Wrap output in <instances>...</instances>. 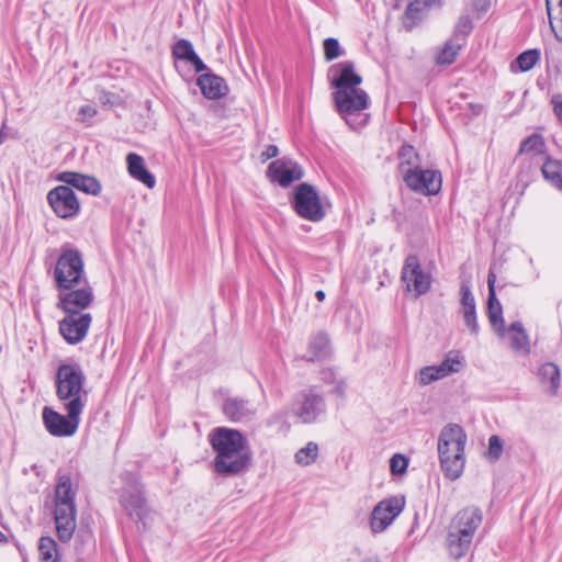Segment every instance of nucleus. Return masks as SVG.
<instances>
[{"instance_id": "1", "label": "nucleus", "mask_w": 562, "mask_h": 562, "mask_svg": "<svg viewBox=\"0 0 562 562\" xmlns=\"http://www.w3.org/2000/svg\"><path fill=\"white\" fill-rule=\"evenodd\" d=\"M210 443L216 456L214 471L223 476H237L251 465V452L245 436L237 429L218 427L210 436Z\"/></svg>"}, {"instance_id": "2", "label": "nucleus", "mask_w": 562, "mask_h": 562, "mask_svg": "<svg viewBox=\"0 0 562 562\" xmlns=\"http://www.w3.org/2000/svg\"><path fill=\"white\" fill-rule=\"evenodd\" d=\"M53 279L58 292V301L79 292L90 293V296H94L85 272L82 255L69 244L64 245L60 249V256L53 271Z\"/></svg>"}, {"instance_id": "3", "label": "nucleus", "mask_w": 562, "mask_h": 562, "mask_svg": "<svg viewBox=\"0 0 562 562\" xmlns=\"http://www.w3.org/2000/svg\"><path fill=\"white\" fill-rule=\"evenodd\" d=\"M94 300L90 293H74L58 301L57 307L66 313L59 322V333L70 345L81 342L91 326L92 316L90 313H82Z\"/></svg>"}, {"instance_id": "4", "label": "nucleus", "mask_w": 562, "mask_h": 562, "mask_svg": "<svg viewBox=\"0 0 562 562\" xmlns=\"http://www.w3.org/2000/svg\"><path fill=\"white\" fill-rule=\"evenodd\" d=\"M467 434L458 424L446 425L438 438V454L441 470L449 480H457L464 469Z\"/></svg>"}, {"instance_id": "5", "label": "nucleus", "mask_w": 562, "mask_h": 562, "mask_svg": "<svg viewBox=\"0 0 562 562\" xmlns=\"http://www.w3.org/2000/svg\"><path fill=\"white\" fill-rule=\"evenodd\" d=\"M76 495L77 491L72 486L70 475L58 473L54 498V519L58 539L63 542L69 541L76 530Z\"/></svg>"}, {"instance_id": "6", "label": "nucleus", "mask_w": 562, "mask_h": 562, "mask_svg": "<svg viewBox=\"0 0 562 562\" xmlns=\"http://www.w3.org/2000/svg\"><path fill=\"white\" fill-rule=\"evenodd\" d=\"M87 378L78 363H63L57 368L55 374V386L57 398L63 405L77 404L83 409L88 392L85 390Z\"/></svg>"}, {"instance_id": "7", "label": "nucleus", "mask_w": 562, "mask_h": 562, "mask_svg": "<svg viewBox=\"0 0 562 562\" xmlns=\"http://www.w3.org/2000/svg\"><path fill=\"white\" fill-rule=\"evenodd\" d=\"M333 101L338 114L355 131L367 125L369 114L363 113L369 108L368 93L361 89L335 90Z\"/></svg>"}, {"instance_id": "8", "label": "nucleus", "mask_w": 562, "mask_h": 562, "mask_svg": "<svg viewBox=\"0 0 562 562\" xmlns=\"http://www.w3.org/2000/svg\"><path fill=\"white\" fill-rule=\"evenodd\" d=\"M123 486L119 492V499L122 507L127 515L136 520L137 524L142 522L145 527L147 506L144 496L143 485L136 474L125 472L121 475Z\"/></svg>"}, {"instance_id": "9", "label": "nucleus", "mask_w": 562, "mask_h": 562, "mask_svg": "<svg viewBox=\"0 0 562 562\" xmlns=\"http://www.w3.org/2000/svg\"><path fill=\"white\" fill-rule=\"evenodd\" d=\"M291 204L301 218L321 222L326 216V211L317 190L307 182H302L294 188Z\"/></svg>"}, {"instance_id": "10", "label": "nucleus", "mask_w": 562, "mask_h": 562, "mask_svg": "<svg viewBox=\"0 0 562 562\" xmlns=\"http://www.w3.org/2000/svg\"><path fill=\"white\" fill-rule=\"evenodd\" d=\"M67 415H63L52 407L43 408V423L46 430L55 437H70L76 434L80 416L83 409L78 408L77 404L63 405Z\"/></svg>"}, {"instance_id": "11", "label": "nucleus", "mask_w": 562, "mask_h": 562, "mask_svg": "<svg viewBox=\"0 0 562 562\" xmlns=\"http://www.w3.org/2000/svg\"><path fill=\"white\" fill-rule=\"evenodd\" d=\"M401 279L406 290L414 292L415 296H422L429 292L432 283V277L429 272L424 271L417 255H408L405 258Z\"/></svg>"}, {"instance_id": "12", "label": "nucleus", "mask_w": 562, "mask_h": 562, "mask_svg": "<svg viewBox=\"0 0 562 562\" xmlns=\"http://www.w3.org/2000/svg\"><path fill=\"white\" fill-rule=\"evenodd\" d=\"M403 180L406 186L424 195H435L441 189V173L437 170L408 168L404 171Z\"/></svg>"}, {"instance_id": "13", "label": "nucleus", "mask_w": 562, "mask_h": 562, "mask_svg": "<svg viewBox=\"0 0 562 562\" xmlns=\"http://www.w3.org/2000/svg\"><path fill=\"white\" fill-rule=\"evenodd\" d=\"M47 202L54 213L64 220L76 217L80 212V202L72 188L61 184L47 193Z\"/></svg>"}, {"instance_id": "14", "label": "nucleus", "mask_w": 562, "mask_h": 562, "mask_svg": "<svg viewBox=\"0 0 562 562\" xmlns=\"http://www.w3.org/2000/svg\"><path fill=\"white\" fill-rule=\"evenodd\" d=\"M405 501L403 497H391L381 501L372 510L370 528L373 533L384 531L393 520L403 512Z\"/></svg>"}, {"instance_id": "15", "label": "nucleus", "mask_w": 562, "mask_h": 562, "mask_svg": "<svg viewBox=\"0 0 562 562\" xmlns=\"http://www.w3.org/2000/svg\"><path fill=\"white\" fill-rule=\"evenodd\" d=\"M293 412L303 423H314L325 412L324 398L314 389L302 391L293 404Z\"/></svg>"}, {"instance_id": "16", "label": "nucleus", "mask_w": 562, "mask_h": 562, "mask_svg": "<svg viewBox=\"0 0 562 562\" xmlns=\"http://www.w3.org/2000/svg\"><path fill=\"white\" fill-rule=\"evenodd\" d=\"M330 85L336 90L358 89L362 77L355 71V64L351 60L337 63L329 68Z\"/></svg>"}, {"instance_id": "17", "label": "nucleus", "mask_w": 562, "mask_h": 562, "mask_svg": "<svg viewBox=\"0 0 562 562\" xmlns=\"http://www.w3.org/2000/svg\"><path fill=\"white\" fill-rule=\"evenodd\" d=\"M267 173L273 182H278L281 187H288L304 176L302 168L295 161L285 159L272 161Z\"/></svg>"}, {"instance_id": "18", "label": "nucleus", "mask_w": 562, "mask_h": 562, "mask_svg": "<svg viewBox=\"0 0 562 562\" xmlns=\"http://www.w3.org/2000/svg\"><path fill=\"white\" fill-rule=\"evenodd\" d=\"M482 519V510L479 507H467L454 515L448 528L456 530L458 533L467 532L468 537L473 539Z\"/></svg>"}, {"instance_id": "19", "label": "nucleus", "mask_w": 562, "mask_h": 562, "mask_svg": "<svg viewBox=\"0 0 562 562\" xmlns=\"http://www.w3.org/2000/svg\"><path fill=\"white\" fill-rule=\"evenodd\" d=\"M57 180L91 195H99L102 189L97 178L74 171L60 172Z\"/></svg>"}, {"instance_id": "20", "label": "nucleus", "mask_w": 562, "mask_h": 562, "mask_svg": "<svg viewBox=\"0 0 562 562\" xmlns=\"http://www.w3.org/2000/svg\"><path fill=\"white\" fill-rule=\"evenodd\" d=\"M496 274L493 271L487 276V316L492 327L501 335L504 334L503 308L495 292Z\"/></svg>"}, {"instance_id": "21", "label": "nucleus", "mask_w": 562, "mask_h": 562, "mask_svg": "<svg viewBox=\"0 0 562 562\" xmlns=\"http://www.w3.org/2000/svg\"><path fill=\"white\" fill-rule=\"evenodd\" d=\"M223 412L232 422H244L251 419L255 416L257 408L248 400L228 397L224 402Z\"/></svg>"}, {"instance_id": "22", "label": "nucleus", "mask_w": 562, "mask_h": 562, "mask_svg": "<svg viewBox=\"0 0 562 562\" xmlns=\"http://www.w3.org/2000/svg\"><path fill=\"white\" fill-rule=\"evenodd\" d=\"M196 85L202 94L209 100H218L228 92L225 80L215 74H202L198 77Z\"/></svg>"}, {"instance_id": "23", "label": "nucleus", "mask_w": 562, "mask_h": 562, "mask_svg": "<svg viewBox=\"0 0 562 562\" xmlns=\"http://www.w3.org/2000/svg\"><path fill=\"white\" fill-rule=\"evenodd\" d=\"M126 164L127 171L132 178L144 183L149 189L155 187L156 179L154 175L146 168L145 160L140 155L136 153H130L126 156Z\"/></svg>"}, {"instance_id": "24", "label": "nucleus", "mask_w": 562, "mask_h": 562, "mask_svg": "<svg viewBox=\"0 0 562 562\" xmlns=\"http://www.w3.org/2000/svg\"><path fill=\"white\" fill-rule=\"evenodd\" d=\"M472 538L468 537L467 532L458 533L456 530L448 528L447 537H446V546L449 555L459 560L469 552Z\"/></svg>"}, {"instance_id": "25", "label": "nucleus", "mask_w": 562, "mask_h": 562, "mask_svg": "<svg viewBox=\"0 0 562 562\" xmlns=\"http://www.w3.org/2000/svg\"><path fill=\"white\" fill-rule=\"evenodd\" d=\"M435 0H414L408 3L404 16L403 24L406 30L411 31L423 19L426 9L432 5Z\"/></svg>"}, {"instance_id": "26", "label": "nucleus", "mask_w": 562, "mask_h": 562, "mask_svg": "<svg viewBox=\"0 0 562 562\" xmlns=\"http://www.w3.org/2000/svg\"><path fill=\"white\" fill-rule=\"evenodd\" d=\"M541 173L544 180L555 188L562 191V161L553 159L547 155L543 165L541 166Z\"/></svg>"}, {"instance_id": "27", "label": "nucleus", "mask_w": 562, "mask_h": 562, "mask_svg": "<svg viewBox=\"0 0 562 562\" xmlns=\"http://www.w3.org/2000/svg\"><path fill=\"white\" fill-rule=\"evenodd\" d=\"M329 353V339L326 334H316L308 344V355L304 356L307 361L314 362L326 358Z\"/></svg>"}, {"instance_id": "28", "label": "nucleus", "mask_w": 562, "mask_h": 562, "mask_svg": "<svg viewBox=\"0 0 562 562\" xmlns=\"http://www.w3.org/2000/svg\"><path fill=\"white\" fill-rule=\"evenodd\" d=\"M538 376L542 384L549 385V392L555 394L560 386V369L552 362L542 364L538 370Z\"/></svg>"}, {"instance_id": "29", "label": "nucleus", "mask_w": 562, "mask_h": 562, "mask_svg": "<svg viewBox=\"0 0 562 562\" xmlns=\"http://www.w3.org/2000/svg\"><path fill=\"white\" fill-rule=\"evenodd\" d=\"M464 43H458L456 40H449L436 56V63L441 66H448L456 61L459 52Z\"/></svg>"}, {"instance_id": "30", "label": "nucleus", "mask_w": 562, "mask_h": 562, "mask_svg": "<svg viewBox=\"0 0 562 562\" xmlns=\"http://www.w3.org/2000/svg\"><path fill=\"white\" fill-rule=\"evenodd\" d=\"M38 553L42 562H57V543L52 537H42L38 541Z\"/></svg>"}, {"instance_id": "31", "label": "nucleus", "mask_w": 562, "mask_h": 562, "mask_svg": "<svg viewBox=\"0 0 562 562\" xmlns=\"http://www.w3.org/2000/svg\"><path fill=\"white\" fill-rule=\"evenodd\" d=\"M400 159V169L404 173V167L417 168L419 162V155L412 145L404 144L400 147L397 153Z\"/></svg>"}, {"instance_id": "32", "label": "nucleus", "mask_w": 562, "mask_h": 562, "mask_svg": "<svg viewBox=\"0 0 562 562\" xmlns=\"http://www.w3.org/2000/svg\"><path fill=\"white\" fill-rule=\"evenodd\" d=\"M540 50L537 48L528 49L517 56L515 63L518 65L520 71L526 72L531 70L535 65L540 60Z\"/></svg>"}, {"instance_id": "33", "label": "nucleus", "mask_w": 562, "mask_h": 562, "mask_svg": "<svg viewBox=\"0 0 562 562\" xmlns=\"http://www.w3.org/2000/svg\"><path fill=\"white\" fill-rule=\"evenodd\" d=\"M447 371L438 366H428L419 371V383L422 385L430 384L437 380L447 376Z\"/></svg>"}, {"instance_id": "34", "label": "nucleus", "mask_w": 562, "mask_h": 562, "mask_svg": "<svg viewBox=\"0 0 562 562\" xmlns=\"http://www.w3.org/2000/svg\"><path fill=\"white\" fill-rule=\"evenodd\" d=\"M317 456L318 446L311 441L295 453V461L301 465H308L317 459Z\"/></svg>"}, {"instance_id": "35", "label": "nucleus", "mask_w": 562, "mask_h": 562, "mask_svg": "<svg viewBox=\"0 0 562 562\" xmlns=\"http://www.w3.org/2000/svg\"><path fill=\"white\" fill-rule=\"evenodd\" d=\"M543 149H544L543 137L539 134H532L521 142L518 154H524V153H529V151L542 154Z\"/></svg>"}, {"instance_id": "36", "label": "nucleus", "mask_w": 562, "mask_h": 562, "mask_svg": "<svg viewBox=\"0 0 562 562\" xmlns=\"http://www.w3.org/2000/svg\"><path fill=\"white\" fill-rule=\"evenodd\" d=\"M463 360L464 359L459 351H449L439 367L446 369L447 374L449 375L461 370Z\"/></svg>"}, {"instance_id": "37", "label": "nucleus", "mask_w": 562, "mask_h": 562, "mask_svg": "<svg viewBox=\"0 0 562 562\" xmlns=\"http://www.w3.org/2000/svg\"><path fill=\"white\" fill-rule=\"evenodd\" d=\"M195 54L190 41L181 38L172 46V56L177 59L188 61Z\"/></svg>"}, {"instance_id": "38", "label": "nucleus", "mask_w": 562, "mask_h": 562, "mask_svg": "<svg viewBox=\"0 0 562 562\" xmlns=\"http://www.w3.org/2000/svg\"><path fill=\"white\" fill-rule=\"evenodd\" d=\"M462 313L476 311L475 300L468 281H462L460 286Z\"/></svg>"}, {"instance_id": "39", "label": "nucleus", "mask_w": 562, "mask_h": 562, "mask_svg": "<svg viewBox=\"0 0 562 562\" xmlns=\"http://www.w3.org/2000/svg\"><path fill=\"white\" fill-rule=\"evenodd\" d=\"M324 57L327 61H331L344 54L337 38L328 37L323 43Z\"/></svg>"}, {"instance_id": "40", "label": "nucleus", "mask_w": 562, "mask_h": 562, "mask_svg": "<svg viewBox=\"0 0 562 562\" xmlns=\"http://www.w3.org/2000/svg\"><path fill=\"white\" fill-rule=\"evenodd\" d=\"M474 25L469 15H461L453 29V37L458 41L460 37L465 38L473 30Z\"/></svg>"}, {"instance_id": "41", "label": "nucleus", "mask_w": 562, "mask_h": 562, "mask_svg": "<svg viewBox=\"0 0 562 562\" xmlns=\"http://www.w3.org/2000/svg\"><path fill=\"white\" fill-rule=\"evenodd\" d=\"M503 452V441L497 435H493L488 439L487 457L492 461H497Z\"/></svg>"}, {"instance_id": "42", "label": "nucleus", "mask_w": 562, "mask_h": 562, "mask_svg": "<svg viewBox=\"0 0 562 562\" xmlns=\"http://www.w3.org/2000/svg\"><path fill=\"white\" fill-rule=\"evenodd\" d=\"M408 465V460L400 453L394 454L390 460V468L393 474L405 473Z\"/></svg>"}, {"instance_id": "43", "label": "nucleus", "mask_w": 562, "mask_h": 562, "mask_svg": "<svg viewBox=\"0 0 562 562\" xmlns=\"http://www.w3.org/2000/svg\"><path fill=\"white\" fill-rule=\"evenodd\" d=\"M462 314L467 327L470 329L472 334L477 335L480 327L477 324L476 311L464 312Z\"/></svg>"}, {"instance_id": "44", "label": "nucleus", "mask_w": 562, "mask_h": 562, "mask_svg": "<svg viewBox=\"0 0 562 562\" xmlns=\"http://www.w3.org/2000/svg\"><path fill=\"white\" fill-rule=\"evenodd\" d=\"M528 336L527 334H514L512 337V348L515 350H527L528 349Z\"/></svg>"}, {"instance_id": "45", "label": "nucleus", "mask_w": 562, "mask_h": 562, "mask_svg": "<svg viewBox=\"0 0 562 562\" xmlns=\"http://www.w3.org/2000/svg\"><path fill=\"white\" fill-rule=\"evenodd\" d=\"M80 121L88 122L97 115V109L91 105H82L79 110Z\"/></svg>"}, {"instance_id": "46", "label": "nucleus", "mask_w": 562, "mask_h": 562, "mask_svg": "<svg viewBox=\"0 0 562 562\" xmlns=\"http://www.w3.org/2000/svg\"><path fill=\"white\" fill-rule=\"evenodd\" d=\"M187 63L191 64L196 72H203L207 69V66L196 53Z\"/></svg>"}, {"instance_id": "47", "label": "nucleus", "mask_w": 562, "mask_h": 562, "mask_svg": "<svg viewBox=\"0 0 562 562\" xmlns=\"http://www.w3.org/2000/svg\"><path fill=\"white\" fill-rule=\"evenodd\" d=\"M551 103L553 104L555 116L562 123V94L553 95Z\"/></svg>"}, {"instance_id": "48", "label": "nucleus", "mask_w": 562, "mask_h": 562, "mask_svg": "<svg viewBox=\"0 0 562 562\" xmlns=\"http://www.w3.org/2000/svg\"><path fill=\"white\" fill-rule=\"evenodd\" d=\"M546 5H547L548 16H549V20H550V25L553 29L552 13H551L552 12L551 0H546ZM557 11H558V13L555 15V19H560L561 22H562V0H558Z\"/></svg>"}, {"instance_id": "49", "label": "nucleus", "mask_w": 562, "mask_h": 562, "mask_svg": "<svg viewBox=\"0 0 562 562\" xmlns=\"http://www.w3.org/2000/svg\"><path fill=\"white\" fill-rule=\"evenodd\" d=\"M279 154V149L276 145H268L266 149L261 153V160L265 162L271 158L277 157Z\"/></svg>"}, {"instance_id": "50", "label": "nucleus", "mask_w": 562, "mask_h": 562, "mask_svg": "<svg viewBox=\"0 0 562 562\" xmlns=\"http://www.w3.org/2000/svg\"><path fill=\"white\" fill-rule=\"evenodd\" d=\"M473 7L476 11L486 12L491 5V0H472Z\"/></svg>"}, {"instance_id": "51", "label": "nucleus", "mask_w": 562, "mask_h": 562, "mask_svg": "<svg viewBox=\"0 0 562 562\" xmlns=\"http://www.w3.org/2000/svg\"><path fill=\"white\" fill-rule=\"evenodd\" d=\"M510 330L515 331V334H526L522 324L520 322H514L510 324Z\"/></svg>"}, {"instance_id": "52", "label": "nucleus", "mask_w": 562, "mask_h": 562, "mask_svg": "<svg viewBox=\"0 0 562 562\" xmlns=\"http://www.w3.org/2000/svg\"><path fill=\"white\" fill-rule=\"evenodd\" d=\"M363 562H380V558L376 553H372L363 559Z\"/></svg>"}, {"instance_id": "53", "label": "nucleus", "mask_w": 562, "mask_h": 562, "mask_svg": "<svg viewBox=\"0 0 562 562\" xmlns=\"http://www.w3.org/2000/svg\"><path fill=\"white\" fill-rule=\"evenodd\" d=\"M315 296H316V299H317L319 302H322V301H324V300H325L326 294H325V292H324L323 290H318V291L315 293Z\"/></svg>"}, {"instance_id": "54", "label": "nucleus", "mask_w": 562, "mask_h": 562, "mask_svg": "<svg viewBox=\"0 0 562 562\" xmlns=\"http://www.w3.org/2000/svg\"><path fill=\"white\" fill-rule=\"evenodd\" d=\"M8 542H9V538L2 531H0V546L7 544Z\"/></svg>"}, {"instance_id": "55", "label": "nucleus", "mask_w": 562, "mask_h": 562, "mask_svg": "<svg viewBox=\"0 0 562 562\" xmlns=\"http://www.w3.org/2000/svg\"><path fill=\"white\" fill-rule=\"evenodd\" d=\"M336 393H337L339 396H342V395H344V389H342V386L338 385V386L336 387Z\"/></svg>"}, {"instance_id": "56", "label": "nucleus", "mask_w": 562, "mask_h": 562, "mask_svg": "<svg viewBox=\"0 0 562 562\" xmlns=\"http://www.w3.org/2000/svg\"><path fill=\"white\" fill-rule=\"evenodd\" d=\"M4 139H5V135H4L3 127H2L0 131V145L4 142Z\"/></svg>"}, {"instance_id": "57", "label": "nucleus", "mask_w": 562, "mask_h": 562, "mask_svg": "<svg viewBox=\"0 0 562 562\" xmlns=\"http://www.w3.org/2000/svg\"><path fill=\"white\" fill-rule=\"evenodd\" d=\"M355 551H356L358 554H360V553H361V552H360V549H358V548H356V549H355Z\"/></svg>"}]
</instances>
